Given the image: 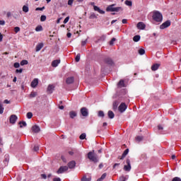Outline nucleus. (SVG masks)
I'll list each match as a JSON object with an SVG mask.
<instances>
[{"label":"nucleus","mask_w":181,"mask_h":181,"mask_svg":"<svg viewBox=\"0 0 181 181\" xmlns=\"http://www.w3.org/2000/svg\"><path fill=\"white\" fill-rule=\"evenodd\" d=\"M88 159L93 162V163L98 162V156L94 153V151L88 153Z\"/></svg>","instance_id":"obj_1"},{"label":"nucleus","mask_w":181,"mask_h":181,"mask_svg":"<svg viewBox=\"0 0 181 181\" xmlns=\"http://www.w3.org/2000/svg\"><path fill=\"white\" fill-rule=\"evenodd\" d=\"M153 19L156 22H162L163 16L162 13L158 11H155L153 12Z\"/></svg>","instance_id":"obj_2"},{"label":"nucleus","mask_w":181,"mask_h":181,"mask_svg":"<svg viewBox=\"0 0 181 181\" xmlns=\"http://www.w3.org/2000/svg\"><path fill=\"white\" fill-rule=\"evenodd\" d=\"M115 4H112L107 7V12H119V11H122V8L121 7H115Z\"/></svg>","instance_id":"obj_3"},{"label":"nucleus","mask_w":181,"mask_h":181,"mask_svg":"<svg viewBox=\"0 0 181 181\" xmlns=\"http://www.w3.org/2000/svg\"><path fill=\"white\" fill-rule=\"evenodd\" d=\"M126 163H127V165L124 166V170H125L126 172H129L131 170V160L127 158L126 160Z\"/></svg>","instance_id":"obj_4"},{"label":"nucleus","mask_w":181,"mask_h":181,"mask_svg":"<svg viewBox=\"0 0 181 181\" xmlns=\"http://www.w3.org/2000/svg\"><path fill=\"white\" fill-rule=\"evenodd\" d=\"M67 170H69L68 166H61L57 171V173H58V175H60L62 173H64V172H67Z\"/></svg>","instance_id":"obj_5"},{"label":"nucleus","mask_w":181,"mask_h":181,"mask_svg":"<svg viewBox=\"0 0 181 181\" xmlns=\"http://www.w3.org/2000/svg\"><path fill=\"white\" fill-rule=\"evenodd\" d=\"M127 108V105L124 103H122L118 107V110L119 111V112H124Z\"/></svg>","instance_id":"obj_6"},{"label":"nucleus","mask_w":181,"mask_h":181,"mask_svg":"<svg viewBox=\"0 0 181 181\" xmlns=\"http://www.w3.org/2000/svg\"><path fill=\"white\" fill-rule=\"evenodd\" d=\"M104 63L108 64L109 66H112L114 64V61L110 57H106L104 59Z\"/></svg>","instance_id":"obj_7"},{"label":"nucleus","mask_w":181,"mask_h":181,"mask_svg":"<svg viewBox=\"0 0 181 181\" xmlns=\"http://www.w3.org/2000/svg\"><path fill=\"white\" fill-rule=\"evenodd\" d=\"M169 26H170V21L168 20L160 25V29H166V28H169Z\"/></svg>","instance_id":"obj_8"},{"label":"nucleus","mask_w":181,"mask_h":181,"mask_svg":"<svg viewBox=\"0 0 181 181\" xmlns=\"http://www.w3.org/2000/svg\"><path fill=\"white\" fill-rule=\"evenodd\" d=\"M10 124H15L16 122V121H18V116H16V115H11L10 116Z\"/></svg>","instance_id":"obj_9"},{"label":"nucleus","mask_w":181,"mask_h":181,"mask_svg":"<svg viewBox=\"0 0 181 181\" xmlns=\"http://www.w3.org/2000/svg\"><path fill=\"white\" fill-rule=\"evenodd\" d=\"M136 28L140 30H144V29L146 28V25H145V23H144V22H139L136 25Z\"/></svg>","instance_id":"obj_10"},{"label":"nucleus","mask_w":181,"mask_h":181,"mask_svg":"<svg viewBox=\"0 0 181 181\" xmlns=\"http://www.w3.org/2000/svg\"><path fill=\"white\" fill-rule=\"evenodd\" d=\"M39 84V79L37 78H35L33 79V81L31 82V87L33 88H36V87L37 86V85Z\"/></svg>","instance_id":"obj_11"},{"label":"nucleus","mask_w":181,"mask_h":181,"mask_svg":"<svg viewBox=\"0 0 181 181\" xmlns=\"http://www.w3.org/2000/svg\"><path fill=\"white\" fill-rule=\"evenodd\" d=\"M81 113L83 117H88V110L86 107H82L81 109Z\"/></svg>","instance_id":"obj_12"},{"label":"nucleus","mask_w":181,"mask_h":181,"mask_svg":"<svg viewBox=\"0 0 181 181\" xmlns=\"http://www.w3.org/2000/svg\"><path fill=\"white\" fill-rule=\"evenodd\" d=\"M129 152V149L127 148L122 153V156H119L118 159H120L121 160H122L123 159L125 158V156H127L128 155Z\"/></svg>","instance_id":"obj_13"},{"label":"nucleus","mask_w":181,"mask_h":181,"mask_svg":"<svg viewBox=\"0 0 181 181\" xmlns=\"http://www.w3.org/2000/svg\"><path fill=\"white\" fill-rule=\"evenodd\" d=\"M54 85H49L47 88V93H48V94H52V93L54 91Z\"/></svg>","instance_id":"obj_14"},{"label":"nucleus","mask_w":181,"mask_h":181,"mask_svg":"<svg viewBox=\"0 0 181 181\" xmlns=\"http://www.w3.org/2000/svg\"><path fill=\"white\" fill-rule=\"evenodd\" d=\"M31 129L35 134H38V132H40V127L36 124L33 126Z\"/></svg>","instance_id":"obj_15"},{"label":"nucleus","mask_w":181,"mask_h":181,"mask_svg":"<svg viewBox=\"0 0 181 181\" xmlns=\"http://www.w3.org/2000/svg\"><path fill=\"white\" fill-rule=\"evenodd\" d=\"M93 9L94 11H96L97 12H98L99 13H101L102 15H104V13H105V11L101 10L100 7L97 6H93Z\"/></svg>","instance_id":"obj_16"},{"label":"nucleus","mask_w":181,"mask_h":181,"mask_svg":"<svg viewBox=\"0 0 181 181\" xmlns=\"http://www.w3.org/2000/svg\"><path fill=\"white\" fill-rule=\"evenodd\" d=\"M68 168L69 169H74L76 168V161L72 160L68 163Z\"/></svg>","instance_id":"obj_17"},{"label":"nucleus","mask_w":181,"mask_h":181,"mask_svg":"<svg viewBox=\"0 0 181 181\" xmlns=\"http://www.w3.org/2000/svg\"><path fill=\"white\" fill-rule=\"evenodd\" d=\"M66 84H73L74 83V77L71 76L66 78Z\"/></svg>","instance_id":"obj_18"},{"label":"nucleus","mask_w":181,"mask_h":181,"mask_svg":"<svg viewBox=\"0 0 181 181\" xmlns=\"http://www.w3.org/2000/svg\"><path fill=\"white\" fill-rule=\"evenodd\" d=\"M159 67H160V64H154L151 66V70H152V71H156V70H158V69H159Z\"/></svg>","instance_id":"obj_19"},{"label":"nucleus","mask_w":181,"mask_h":181,"mask_svg":"<svg viewBox=\"0 0 181 181\" xmlns=\"http://www.w3.org/2000/svg\"><path fill=\"white\" fill-rule=\"evenodd\" d=\"M107 117L110 119H112L114 118V117H115V115L114 114L113 111L109 110L107 112Z\"/></svg>","instance_id":"obj_20"},{"label":"nucleus","mask_w":181,"mask_h":181,"mask_svg":"<svg viewBox=\"0 0 181 181\" xmlns=\"http://www.w3.org/2000/svg\"><path fill=\"white\" fill-rule=\"evenodd\" d=\"M59 64H60V60L59 59L54 60L52 63V67H57V66H59Z\"/></svg>","instance_id":"obj_21"},{"label":"nucleus","mask_w":181,"mask_h":181,"mask_svg":"<svg viewBox=\"0 0 181 181\" xmlns=\"http://www.w3.org/2000/svg\"><path fill=\"white\" fill-rule=\"evenodd\" d=\"M69 117L71 119L74 118V117H77V112H76L74 111L69 112Z\"/></svg>","instance_id":"obj_22"},{"label":"nucleus","mask_w":181,"mask_h":181,"mask_svg":"<svg viewBox=\"0 0 181 181\" xmlns=\"http://www.w3.org/2000/svg\"><path fill=\"white\" fill-rule=\"evenodd\" d=\"M117 86H118V87H120V88L125 87V83L124 82V80H122V79L120 80L119 81V83H117Z\"/></svg>","instance_id":"obj_23"},{"label":"nucleus","mask_w":181,"mask_h":181,"mask_svg":"<svg viewBox=\"0 0 181 181\" xmlns=\"http://www.w3.org/2000/svg\"><path fill=\"white\" fill-rule=\"evenodd\" d=\"M43 47V43H40L36 46V52H40V50Z\"/></svg>","instance_id":"obj_24"},{"label":"nucleus","mask_w":181,"mask_h":181,"mask_svg":"<svg viewBox=\"0 0 181 181\" xmlns=\"http://www.w3.org/2000/svg\"><path fill=\"white\" fill-rule=\"evenodd\" d=\"M106 177H107V173H103V174L101 175V177H100L99 179H98L97 181H102V180H104V179H105Z\"/></svg>","instance_id":"obj_25"},{"label":"nucleus","mask_w":181,"mask_h":181,"mask_svg":"<svg viewBox=\"0 0 181 181\" xmlns=\"http://www.w3.org/2000/svg\"><path fill=\"white\" fill-rule=\"evenodd\" d=\"M133 40H134V42H139V40H141V36L140 35H135L133 37Z\"/></svg>","instance_id":"obj_26"},{"label":"nucleus","mask_w":181,"mask_h":181,"mask_svg":"<svg viewBox=\"0 0 181 181\" xmlns=\"http://www.w3.org/2000/svg\"><path fill=\"white\" fill-rule=\"evenodd\" d=\"M42 30H43V27L42 25H37L35 28V31L36 32H42Z\"/></svg>","instance_id":"obj_27"},{"label":"nucleus","mask_w":181,"mask_h":181,"mask_svg":"<svg viewBox=\"0 0 181 181\" xmlns=\"http://www.w3.org/2000/svg\"><path fill=\"white\" fill-rule=\"evenodd\" d=\"M117 108H118V102L115 101L113 103V110H114V111H117Z\"/></svg>","instance_id":"obj_28"},{"label":"nucleus","mask_w":181,"mask_h":181,"mask_svg":"<svg viewBox=\"0 0 181 181\" xmlns=\"http://www.w3.org/2000/svg\"><path fill=\"white\" fill-rule=\"evenodd\" d=\"M98 117H101L102 118H104V117H105V115L104 114L103 111L100 110L98 113Z\"/></svg>","instance_id":"obj_29"},{"label":"nucleus","mask_w":181,"mask_h":181,"mask_svg":"<svg viewBox=\"0 0 181 181\" xmlns=\"http://www.w3.org/2000/svg\"><path fill=\"white\" fill-rule=\"evenodd\" d=\"M127 177H128V175L124 176L122 175L119 177V180L118 181H126L127 180Z\"/></svg>","instance_id":"obj_30"},{"label":"nucleus","mask_w":181,"mask_h":181,"mask_svg":"<svg viewBox=\"0 0 181 181\" xmlns=\"http://www.w3.org/2000/svg\"><path fill=\"white\" fill-rule=\"evenodd\" d=\"M143 140H144V136H136V141L137 142H141V141H143Z\"/></svg>","instance_id":"obj_31"},{"label":"nucleus","mask_w":181,"mask_h":181,"mask_svg":"<svg viewBox=\"0 0 181 181\" xmlns=\"http://www.w3.org/2000/svg\"><path fill=\"white\" fill-rule=\"evenodd\" d=\"M18 124H20V128H23V127H26L27 124L26 122H19Z\"/></svg>","instance_id":"obj_32"},{"label":"nucleus","mask_w":181,"mask_h":181,"mask_svg":"<svg viewBox=\"0 0 181 181\" xmlns=\"http://www.w3.org/2000/svg\"><path fill=\"white\" fill-rule=\"evenodd\" d=\"M23 11L25 12V13H28V12H29V7H28V6H23Z\"/></svg>","instance_id":"obj_33"},{"label":"nucleus","mask_w":181,"mask_h":181,"mask_svg":"<svg viewBox=\"0 0 181 181\" xmlns=\"http://www.w3.org/2000/svg\"><path fill=\"white\" fill-rule=\"evenodd\" d=\"M37 95V93L36 92H31L30 94V98H35Z\"/></svg>","instance_id":"obj_34"},{"label":"nucleus","mask_w":181,"mask_h":181,"mask_svg":"<svg viewBox=\"0 0 181 181\" xmlns=\"http://www.w3.org/2000/svg\"><path fill=\"white\" fill-rule=\"evenodd\" d=\"M89 19H97V16L94 13H91L90 16H89Z\"/></svg>","instance_id":"obj_35"},{"label":"nucleus","mask_w":181,"mask_h":181,"mask_svg":"<svg viewBox=\"0 0 181 181\" xmlns=\"http://www.w3.org/2000/svg\"><path fill=\"white\" fill-rule=\"evenodd\" d=\"M124 4H125V5H127V6H131L132 5V1L126 0L125 2H124Z\"/></svg>","instance_id":"obj_36"},{"label":"nucleus","mask_w":181,"mask_h":181,"mask_svg":"<svg viewBox=\"0 0 181 181\" xmlns=\"http://www.w3.org/2000/svg\"><path fill=\"white\" fill-rule=\"evenodd\" d=\"M28 63H29L28 62V60H22L21 62V66H25V65H26V64H28Z\"/></svg>","instance_id":"obj_37"},{"label":"nucleus","mask_w":181,"mask_h":181,"mask_svg":"<svg viewBox=\"0 0 181 181\" xmlns=\"http://www.w3.org/2000/svg\"><path fill=\"white\" fill-rule=\"evenodd\" d=\"M32 117H33V113H32L31 112H28L27 113V118H28V119H30V118H32Z\"/></svg>","instance_id":"obj_38"},{"label":"nucleus","mask_w":181,"mask_h":181,"mask_svg":"<svg viewBox=\"0 0 181 181\" xmlns=\"http://www.w3.org/2000/svg\"><path fill=\"white\" fill-rule=\"evenodd\" d=\"M81 181H91V178H87V176H83L81 179Z\"/></svg>","instance_id":"obj_39"},{"label":"nucleus","mask_w":181,"mask_h":181,"mask_svg":"<svg viewBox=\"0 0 181 181\" xmlns=\"http://www.w3.org/2000/svg\"><path fill=\"white\" fill-rule=\"evenodd\" d=\"M139 54H141V56L145 54V49L141 48V49L139 50Z\"/></svg>","instance_id":"obj_40"},{"label":"nucleus","mask_w":181,"mask_h":181,"mask_svg":"<svg viewBox=\"0 0 181 181\" xmlns=\"http://www.w3.org/2000/svg\"><path fill=\"white\" fill-rule=\"evenodd\" d=\"M13 66L15 67V69H19V67H21V64H19V62H16L14 63Z\"/></svg>","instance_id":"obj_41"},{"label":"nucleus","mask_w":181,"mask_h":181,"mask_svg":"<svg viewBox=\"0 0 181 181\" xmlns=\"http://www.w3.org/2000/svg\"><path fill=\"white\" fill-rule=\"evenodd\" d=\"M14 32H15L16 33H18V32H21V28H19V27H15V28H14Z\"/></svg>","instance_id":"obj_42"},{"label":"nucleus","mask_w":181,"mask_h":181,"mask_svg":"<svg viewBox=\"0 0 181 181\" xmlns=\"http://www.w3.org/2000/svg\"><path fill=\"white\" fill-rule=\"evenodd\" d=\"M80 139H86V134L83 133L79 136Z\"/></svg>","instance_id":"obj_43"},{"label":"nucleus","mask_w":181,"mask_h":181,"mask_svg":"<svg viewBox=\"0 0 181 181\" xmlns=\"http://www.w3.org/2000/svg\"><path fill=\"white\" fill-rule=\"evenodd\" d=\"M75 61H76V62H80V54H78L76 55V58H75Z\"/></svg>","instance_id":"obj_44"},{"label":"nucleus","mask_w":181,"mask_h":181,"mask_svg":"<svg viewBox=\"0 0 181 181\" xmlns=\"http://www.w3.org/2000/svg\"><path fill=\"white\" fill-rule=\"evenodd\" d=\"M45 21H46V16H41L40 21L41 22H45Z\"/></svg>","instance_id":"obj_45"},{"label":"nucleus","mask_w":181,"mask_h":181,"mask_svg":"<svg viewBox=\"0 0 181 181\" xmlns=\"http://www.w3.org/2000/svg\"><path fill=\"white\" fill-rule=\"evenodd\" d=\"M117 40V39H115V37H113L111 41L110 42V45L111 46H112V45H114V42H115Z\"/></svg>","instance_id":"obj_46"},{"label":"nucleus","mask_w":181,"mask_h":181,"mask_svg":"<svg viewBox=\"0 0 181 181\" xmlns=\"http://www.w3.org/2000/svg\"><path fill=\"white\" fill-rule=\"evenodd\" d=\"M172 181H181V179L179 177H175L173 179Z\"/></svg>","instance_id":"obj_47"},{"label":"nucleus","mask_w":181,"mask_h":181,"mask_svg":"<svg viewBox=\"0 0 181 181\" xmlns=\"http://www.w3.org/2000/svg\"><path fill=\"white\" fill-rule=\"evenodd\" d=\"M45 6H42V8L37 7L35 8V11H44Z\"/></svg>","instance_id":"obj_48"},{"label":"nucleus","mask_w":181,"mask_h":181,"mask_svg":"<svg viewBox=\"0 0 181 181\" xmlns=\"http://www.w3.org/2000/svg\"><path fill=\"white\" fill-rule=\"evenodd\" d=\"M73 2H74V0H69L68 1V5L72 6L73 5Z\"/></svg>","instance_id":"obj_49"},{"label":"nucleus","mask_w":181,"mask_h":181,"mask_svg":"<svg viewBox=\"0 0 181 181\" xmlns=\"http://www.w3.org/2000/svg\"><path fill=\"white\" fill-rule=\"evenodd\" d=\"M69 19H70V17H66L65 19H64V23H67V22H69Z\"/></svg>","instance_id":"obj_50"},{"label":"nucleus","mask_w":181,"mask_h":181,"mask_svg":"<svg viewBox=\"0 0 181 181\" xmlns=\"http://www.w3.org/2000/svg\"><path fill=\"white\" fill-rule=\"evenodd\" d=\"M33 151H35V152H37V151H39V147L37 146H35Z\"/></svg>","instance_id":"obj_51"},{"label":"nucleus","mask_w":181,"mask_h":181,"mask_svg":"<svg viewBox=\"0 0 181 181\" xmlns=\"http://www.w3.org/2000/svg\"><path fill=\"white\" fill-rule=\"evenodd\" d=\"M86 44H87V40L81 42V46H86Z\"/></svg>","instance_id":"obj_52"},{"label":"nucleus","mask_w":181,"mask_h":181,"mask_svg":"<svg viewBox=\"0 0 181 181\" xmlns=\"http://www.w3.org/2000/svg\"><path fill=\"white\" fill-rule=\"evenodd\" d=\"M61 159L63 160V162H64L65 163H67V160L66 159V158H64V156H62Z\"/></svg>","instance_id":"obj_53"},{"label":"nucleus","mask_w":181,"mask_h":181,"mask_svg":"<svg viewBox=\"0 0 181 181\" xmlns=\"http://www.w3.org/2000/svg\"><path fill=\"white\" fill-rule=\"evenodd\" d=\"M41 177H42V179H47V175H46L45 174H42V175H41Z\"/></svg>","instance_id":"obj_54"},{"label":"nucleus","mask_w":181,"mask_h":181,"mask_svg":"<svg viewBox=\"0 0 181 181\" xmlns=\"http://www.w3.org/2000/svg\"><path fill=\"white\" fill-rule=\"evenodd\" d=\"M53 181H62V179L60 177H55L53 179Z\"/></svg>","instance_id":"obj_55"},{"label":"nucleus","mask_w":181,"mask_h":181,"mask_svg":"<svg viewBox=\"0 0 181 181\" xmlns=\"http://www.w3.org/2000/svg\"><path fill=\"white\" fill-rule=\"evenodd\" d=\"M22 71H23V69H22L16 70V73H22Z\"/></svg>","instance_id":"obj_56"},{"label":"nucleus","mask_w":181,"mask_h":181,"mask_svg":"<svg viewBox=\"0 0 181 181\" xmlns=\"http://www.w3.org/2000/svg\"><path fill=\"white\" fill-rule=\"evenodd\" d=\"M4 104H11V101L8 100H4Z\"/></svg>","instance_id":"obj_57"},{"label":"nucleus","mask_w":181,"mask_h":181,"mask_svg":"<svg viewBox=\"0 0 181 181\" xmlns=\"http://www.w3.org/2000/svg\"><path fill=\"white\" fill-rule=\"evenodd\" d=\"M158 128L159 131L163 130V127H162L161 125H158Z\"/></svg>","instance_id":"obj_58"},{"label":"nucleus","mask_w":181,"mask_h":181,"mask_svg":"<svg viewBox=\"0 0 181 181\" xmlns=\"http://www.w3.org/2000/svg\"><path fill=\"white\" fill-rule=\"evenodd\" d=\"M117 166H119V163H115L113 165V169H115V168H117Z\"/></svg>","instance_id":"obj_59"},{"label":"nucleus","mask_w":181,"mask_h":181,"mask_svg":"<svg viewBox=\"0 0 181 181\" xmlns=\"http://www.w3.org/2000/svg\"><path fill=\"white\" fill-rule=\"evenodd\" d=\"M0 25H5V21H0Z\"/></svg>","instance_id":"obj_60"},{"label":"nucleus","mask_w":181,"mask_h":181,"mask_svg":"<svg viewBox=\"0 0 181 181\" xmlns=\"http://www.w3.org/2000/svg\"><path fill=\"white\" fill-rule=\"evenodd\" d=\"M67 37H71V33H68L66 34Z\"/></svg>","instance_id":"obj_61"},{"label":"nucleus","mask_w":181,"mask_h":181,"mask_svg":"<svg viewBox=\"0 0 181 181\" xmlns=\"http://www.w3.org/2000/svg\"><path fill=\"white\" fill-rule=\"evenodd\" d=\"M103 166H104V165H103V163H100L99 165V169H103Z\"/></svg>","instance_id":"obj_62"},{"label":"nucleus","mask_w":181,"mask_h":181,"mask_svg":"<svg viewBox=\"0 0 181 181\" xmlns=\"http://www.w3.org/2000/svg\"><path fill=\"white\" fill-rule=\"evenodd\" d=\"M59 110H64V106L63 105L59 106Z\"/></svg>","instance_id":"obj_63"},{"label":"nucleus","mask_w":181,"mask_h":181,"mask_svg":"<svg viewBox=\"0 0 181 181\" xmlns=\"http://www.w3.org/2000/svg\"><path fill=\"white\" fill-rule=\"evenodd\" d=\"M122 23H127V19H123V20L122 21Z\"/></svg>","instance_id":"obj_64"}]
</instances>
